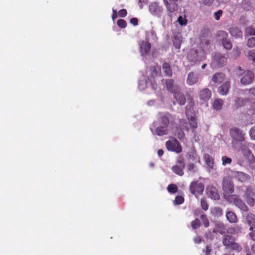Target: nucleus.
I'll return each instance as SVG.
<instances>
[{"label": "nucleus", "instance_id": "obj_1", "mask_svg": "<svg viewBox=\"0 0 255 255\" xmlns=\"http://www.w3.org/2000/svg\"><path fill=\"white\" fill-rule=\"evenodd\" d=\"M237 74L239 76H243L241 79V83L243 85L251 84L255 79L254 73L251 70H243L241 67L238 68Z\"/></svg>", "mask_w": 255, "mask_h": 255}, {"label": "nucleus", "instance_id": "obj_2", "mask_svg": "<svg viewBox=\"0 0 255 255\" xmlns=\"http://www.w3.org/2000/svg\"><path fill=\"white\" fill-rule=\"evenodd\" d=\"M222 243L227 249L234 250L238 252H241L242 250V247L235 242L234 238L232 236L225 235L223 237Z\"/></svg>", "mask_w": 255, "mask_h": 255}, {"label": "nucleus", "instance_id": "obj_3", "mask_svg": "<svg viewBox=\"0 0 255 255\" xmlns=\"http://www.w3.org/2000/svg\"><path fill=\"white\" fill-rule=\"evenodd\" d=\"M229 131L233 142L242 143L246 141V133L239 128L237 127L232 128Z\"/></svg>", "mask_w": 255, "mask_h": 255}, {"label": "nucleus", "instance_id": "obj_4", "mask_svg": "<svg viewBox=\"0 0 255 255\" xmlns=\"http://www.w3.org/2000/svg\"><path fill=\"white\" fill-rule=\"evenodd\" d=\"M194 102L190 101L186 106V115L187 118L190 121L189 124L191 128L195 129L197 127V123L196 121L195 116L193 111Z\"/></svg>", "mask_w": 255, "mask_h": 255}, {"label": "nucleus", "instance_id": "obj_5", "mask_svg": "<svg viewBox=\"0 0 255 255\" xmlns=\"http://www.w3.org/2000/svg\"><path fill=\"white\" fill-rule=\"evenodd\" d=\"M227 200L230 203H233L237 207L244 212H247L249 210L247 206L237 195H229Z\"/></svg>", "mask_w": 255, "mask_h": 255}, {"label": "nucleus", "instance_id": "obj_6", "mask_svg": "<svg viewBox=\"0 0 255 255\" xmlns=\"http://www.w3.org/2000/svg\"><path fill=\"white\" fill-rule=\"evenodd\" d=\"M168 150L180 153L182 151V146L180 142L175 138L172 140H168L165 143Z\"/></svg>", "mask_w": 255, "mask_h": 255}, {"label": "nucleus", "instance_id": "obj_7", "mask_svg": "<svg viewBox=\"0 0 255 255\" xmlns=\"http://www.w3.org/2000/svg\"><path fill=\"white\" fill-rule=\"evenodd\" d=\"M222 186L223 191L227 194H231L234 192V184L229 177H224Z\"/></svg>", "mask_w": 255, "mask_h": 255}, {"label": "nucleus", "instance_id": "obj_8", "mask_svg": "<svg viewBox=\"0 0 255 255\" xmlns=\"http://www.w3.org/2000/svg\"><path fill=\"white\" fill-rule=\"evenodd\" d=\"M240 150L243 155L249 160L252 161L254 159V156L251 150L249 149L250 142L245 141V142L240 143Z\"/></svg>", "mask_w": 255, "mask_h": 255}, {"label": "nucleus", "instance_id": "obj_9", "mask_svg": "<svg viewBox=\"0 0 255 255\" xmlns=\"http://www.w3.org/2000/svg\"><path fill=\"white\" fill-rule=\"evenodd\" d=\"M179 0H163L164 5L167 8L168 15L171 16V13L178 10V4L177 2Z\"/></svg>", "mask_w": 255, "mask_h": 255}, {"label": "nucleus", "instance_id": "obj_10", "mask_svg": "<svg viewBox=\"0 0 255 255\" xmlns=\"http://www.w3.org/2000/svg\"><path fill=\"white\" fill-rule=\"evenodd\" d=\"M189 189L193 195H195L196 193L202 194L204 190V185L203 183H199L198 181H193L190 184Z\"/></svg>", "mask_w": 255, "mask_h": 255}, {"label": "nucleus", "instance_id": "obj_11", "mask_svg": "<svg viewBox=\"0 0 255 255\" xmlns=\"http://www.w3.org/2000/svg\"><path fill=\"white\" fill-rule=\"evenodd\" d=\"M149 10L152 15L160 17L163 12V8L158 2H153L149 5Z\"/></svg>", "mask_w": 255, "mask_h": 255}, {"label": "nucleus", "instance_id": "obj_12", "mask_svg": "<svg viewBox=\"0 0 255 255\" xmlns=\"http://www.w3.org/2000/svg\"><path fill=\"white\" fill-rule=\"evenodd\" d=\"M208 196L212 199L218 200L220 199V195L217 188L213 185H209L206 188Z\"/></svg>", "mask_w": 255, "mask_h": 255}, {"label": "nucleus", "instance_id": "obj_13", "mask_svg": "<svg viewBox=\"0 0 255 255\" xmlns=\"http://www.w3.org/2000/svg\"><path fill=\"white\" fill-rule=\"evenodd\" d=\"M213 62L218 67H222L227 62V58L220 53H215L213 57Z\"/></svg>", "mask_w": 255, "mask_h": 255}, {"label": "nucleus", "instance_id": "obj_14", "mask_svg": "<svg viewBox=\"0 0 255 255\" xmlns=\"http://www.w3.org/2000/svg\"><path fill=\"white\" fill-rule=\"evenodd\" d=\"M139 45L140 52L142 55H146L150 52L151 44L148 41H142Z\"/></svg>", "mask_w": 255, "mask_h": 255}, {"label": "nucleus", "instance_id": "obj_15", "mask_svg": "<svg viewBox=\"0 0 255 255\" xmlns=\"http://www.w3.org/2000/svg\"><path fill=\"white\" fill-rule=\"evenodd\" d=\"M171 115L169 113L161 114L158 119L160 125L168 127L170 124Z\"/></svg>", "mask_w": 255, "mask_h": 255}, {"label": "nucleus", "instance_id": "obj_16", "mask_svg": "<svg viewBox=\"0 0 255 255\" xmlns=\"http://www.w3.org/2000/svg\"><path fill=\"white\" fill-rule=\"evenodd\" d=\"M212 95L211 91L208 88H205L199 92V96L201 101L206 102L208 101Z\"/></svg>", "mask_w": 255, "mask_h": 255}, {"label": "nucleus", "instance_id": "obj_17", "mask_svg": "<svg viewBox=\"0 0 255 255\" xmlns=\"http://www.w3.org/2000/svg\"><path fill=\"white\" fill-rule=\"evenodd\" d=\"M199 79V76L197 74L193 72H190L188 73L186 82L188 85L191 86L197 83Z\"/></svg>", "mask_w": 255, "mask_h": 255}, {"label": "nucleus", "instance_id": "obj_18", "mask_svg": "<svg viewBox=\"0 0 255 255\" xmlns=\"http://www.w3.org/2000/svg\"><path fill=\"white\" fill-rule=\"evenodd\" d=\"M165 84L167 90L173 94L176 92L178 88V86L174 84V80L173 79L166 80Z\"/></svg>", "mask_w": 255, "mask_h": 255}, {"label": "nucleus", "instance_id": "obj_19", "mask_svg": "<svg viewBox=\"0 0 255 255\" xmlns=\"http://www.w3.org/2000/svg\"><path fill=\"white\" fill-rule=\"evenodd\" d=\"M162 69L165 76L170 77L172 76L173 71L171 65L169 63L167 62H163L162 64Z\"/></svg>", "mask_w": 255, "mask_h": 255}, {"label": "nucleus", "instance_id": "obj_20", "mask_svg": "<svg viewBox=\"0 0 255 255\" xmlns=\"http://www.w3.org/2000/svg\"><path fill=\"white\" fill-rule=\"evenodd\" d=\"M173 97L177 102L181 106L184 105L186 103L185 95L180 91H176L173 93Z\"/></svg>", "mask_w": 255, "mask_h": 255}, {"label": "nucleus", "instance_id": "obj_21", "mask_svg": "<svg viewBox=\"0 0 255 255\" xmlns=\"http://www.w3.org/2000/svg\"><path fill=\"white\" fill-rule=\"evenodd\" d=\"M230 88L229 81H226L223 83L218 89V93L221 95H226L228 94Z\"/></svg>", "mask_w": 255, "mask_h": 255}, {"label": "nucleus", "instance_id": "obj_22", "mask_svg": "<svg viewBox=\"0 0 255 255\" xmlns=\"http://www.w3.org/2000/svg\"><path fill=\"white\" fill-rule=\"evenodd\" d=\"M230 34L236 38H241L243 36L242 31L237 26H232L229 29Z\"/></svg>", "mask_w": 255, "mask_h": 255}, {"label": "nucleus", "instance_id": "obj_23", "mask_svg": "<svg viewBox=\"0 0 255 255\" xmlns=\"http://www.w3.org/2000/svg\"><path fill=\"white\" fill-rule=\"evenodd\" d=\"M235 176L241 182H245L250 178V176L243 172L237 171Z\"/></svg>", "mask_w": 255, "mask_h": 255}, {"label": "nucleus", "instance_id": "obj_24", "mask_svg": "<svg viewBox=\"0 0 255 255\" xmlns=\"http://www.w3.org/2000/svg\"><path fill=\"white\" fill-rule=\"evenodd\" d=\"M246 220L250 226V230H253L255 227V215L251 213L248 214L246 217Z\"/></svg>", "mask_w": 255, "mask_h": 255}, {"label": "nucleus", "instance_id": "obj_25", "mask_svg": "<svg viewBox=\"0 0 255 255\" xmlns=\"http://www.w3.org/2000/svg\"><path fill=\"white\" fill-rule=\"evenodd\" d=\"M184 167L183 166H180L179 165H174L172 166V171L176 174L182 176L184 175Z\"/></svg>", "mask_w": 255, "mask_h": 255}, {"label": "nucleus", "instance_id": "obj_26", "mask_svg": "<svg viewBox=\"0 0 255 255\" xmlns=\"http://www.w3.org/2000/svg\"><path fill=\"white\" fill-rule=\"evenodd\" d=\"M167 127L160 125L155 129V133L158 136H162L167 134Z\"/></svg>", "mask_w": 255, "mask_h": 255}, {"label": "nucleus", "instance_id": "obj_27", "mask_svg": "<svg viewBox=\"0 0 255 255\" xmlns=\"http://www.w3.org/2000/svg\"><path fill=\"white\" fill-rule=\"evenodd\" d=\"M226 218L228 221L231 223H236L238 221L236 214L232 211H228L226 213Z\"/></svg>", "mask_w": 255, "mask_h": 255}, {"label": "nucleus", "instance_id": "obj_28", "mask_svg": "<svg viewBox=\"0 0 255 255\" xmlns=\"http://www.w3.org/2000/svg\"><path fill=\"white\" fill-rule=\"evenodd\" d=\"M225 75L222 73H216L212 77V81L215 83H221L224 79Z\"/></svg>", "mask_w": 255, "mask_h": 255}, {"label": "nucleus", "instance_id": "obj_29", "mask_svg": "<svg viewBox=\"0 0 255 255\" xmlns=\"http://www.w3.org/2000/svg\"><path fill=\"white\" fill-rule=\"evenodd\" d=\"M211 214L215 217H221L223 215V210L219 207H215L211 210Z\"/></svg>", "mask_w": 255, "mask_h": 255}, {"label": "nucleus", "instance_id": "obj_30", "mask_svg": "<svg viewBox=\"0 0 255 255\" xmlns=\"http://www.w3.org/2000/svg\"><path fill=\"white\" fill-rule=\"evenodd\" d=\"M223 101L221 99H217L214 101L213 107L216 110H220L222 108Z\"/></svg>", "mask_w": 255, "mask_h": 255}, {"label": "nucleus", "instance_id": "obj_31", "mask_svg": "<svg viewBox=\"0 0 255 255\" xmlns=\"http://www.w3.org/2000/svg\"><path fill=\"white\" fill-rule=\"evenodd\" d=\"M217 36L219 38V40L223 42V40H225L228 39V34L226 31L224 30H220L217 32Z\"/></svg>", "mask_w": 255, "mask_h": 255}, {"label": "nucleus", "instance_id": "obj_32", "mask_svg": "<svg viewBox=\"0 0 255 255\" xmlns=\"http://www.w3.org/2000/svg\"><path fill=\"white\" fill-rule=\"evenodd\" d=\"M206 164L210 168H213L214 165V159L212 156L208 154H206L204 156Z\"/></svg>", "mask_w": 255, "mask_h": 255}, {"label": "nucleus", "instance_id": "obj_33", "mask_svg": "<svg viewBox=\"0 0 255 255\" xmlns=\"http://www.w3.org/2000/svg\"><path fill=\"white\" fill-rule=\"evenodd\" d=\"M248 102L247 100H244L241 98H238L235 100V106L237 108L241 107L245 105Z\"/></svg>", "mask_w": 255, "mask_h": 255}, {"label": "nucleus", "instance_id": "obj_34", "mask_svg": "<svg viewBox=\"0 0 255 255\" xmlns=\"http://www.w3.org/2000/svg\"><path fill=\"white\" fill-rule=\"evenodd\" d=\"M150 77L152 79H154L157 76V71L155 66H150L149 67Z\"/></svg>", "mask_w": 255, "mask_h": 255}, {"label": "nucleus", "instance_id": "obj_35", "mask_svg": "<svg viewBox=\"0 0 255 255\" xmlns=\"http://www.w3.org/2000/svg\"><path fill=\"white\" fill-rule=\"evenodd\" d=\"M197 57L196 58V61H203L206 58V55L205 52L203 50L200 51L199 53L197 52Z\"/></svg>", "mask_w": 255, "mask_h": 255}, {"label": "nucleus", "instance_id": "obj_36", "mask_svg": "<svg viewBox=\"0 0 255 255\" xmlns=\"http://www.w3.org/2000/svg\"><path fill=\"white\" fill-rule=\"evenodd\" d=\"M246 35H255V28L253 26H248L245 29Z\"/></svg>", "mask_w": 255, "mask_h": 255}, {"label": "nucleus", "instance_id": "obj_37", "mask_svg": "<svg viewBox=\"0 0 255 255\" xmlns=\"http://www.w3.org/2000/svg\"><path fill=\"white\" fill-rule=\"evenodd\" d=\"M167 190L170 193H175L178 191L177 186L175 184H171L167 186Z\"/></svg>", "mask_w": 255, "mask_h": 255}, {"label": "nucleus", "instance_id": "obj_38", "mask_svg": "<svg viewBox=\"0 0 255 255\" xmlns=\"http://www.w3.org/2000/svg\"><path fill=\"white\" fill-rule=\"evenodd\" d=\"M222 44L224 46V47L227 49V50H230L232 48V44L230 40L226 39L225 40H223V42H222Z\"/></svg>", "mask_w": 255, "mask_h": 255}, {"label": "nucleus", "instance_id": "obj_39", "mask_svg": "<svg viewBox=\"0 0 255 255\" xmlns=\"http://www.w3.org/2000/svg\"><path fill=\"white\" fill-rule=\"evenodd\" d=\"M200 218L202 221L204 226L205 228H208L209 226V222L207 216L203 214L201 216Z\"/></svg>", "mask_w": 255, "mask_h": 255}, {"label": "nucleus", "instance_id": "obj_40", "mask_svg": "<svg viewBox=\"0 0 255 255\" xmlns=\"http://www.w3.org/2000/svg\"><path fill=\"white\" fill-rule=\"evenodd\" d=\"M222 165L224 166L227 164H230L232 162V159L230 157H228L226 156H223L222 157Z\"/></svg>", "mask_w": 255, "mask_h": 255}, {"label": "nucleus", "instance_id": "obj_41", "mask_svg": "<svg viewBox=\"0 0 255 255\" xmlns=\"http://www.w3.org/2000/svg\"><path fill=\"white\" fill-rule=\"evenodd\" d=\"M247 57L249 60L255 63V50H249L248 52Z\"/></svg>", "mask_w": 255, "mask_h": 255}, {"label": "nucleus", "instance_id": "obj_42", "mask_svg": "<svg viewBox=\"0 0 255 255\" xmlns=\"http://www.w3.org/2000/svg\"><path fill=\"white\" fill-rule=\"evenodd\" d=\"M192 227L194 229H197L201 226V222L199 219H196L195 220L192 221L191 223Z\"/></svg>", "mask_w": 255, "mask_h": 255}, {"label": "nucleus", "instance_id": "obj_43", "mask_svg": "<svg viewBox=\"0 0 255 255\" xmlns=\"http://www.w3.org/2000/svg\"><path fill=\"white\" fill-rule=\"evenodd\" d=\"M117 25L121 28H125L127 27V23L125 20L120 19L117 21Z\"/></svg>", "mask_w": 255, "mask_h": 255}, {"label": "nucleus", "instance_id": "obj_44", "mask_svg": "<svg viewBox=\"0 0 255 255\" xmlns=\"http://www.w3.org/2000/svg\"><path fill=\"white\" fill-rule=\"evenodd\" d=\"M184 201V198L181 196H177L175 197V200L174 201V203L175 205H180L183 203Z\"/></svg>", "mask_w": 255, "mask_h": 255}, {"label": "nucleus", "instance_id": "obj_45", "mask_svg": "<svg viewBox=\"0 0 255 255\" xmlns=\"http://www.w3.org/2000/svg\"><path fill=\"white\" fill-rule=\"evenodd\" d=\"M247 45L250 48L255 47V37L249 38L247 41Z\"/></svg>", "mask_w": 255, "mask_h": 255}, {"label": "nucleus", "instance_id": "obj_46", "mask_svg": "<svg viewBox=\"0 0 255 255\" xmlns=\"http://www.w3.org/2000/svg\"><path fill=\"white\" fill-rule=\"evenodd\" d=\"M244 197L249 205L252 206H254L255 204V200L252 197H251V196Z\"/></svg>", "mask_w": 255, "mask_h": 255}, {"label": "nucleus", "instance_id": "obj_47", "mask_svg": "<svg viewBox=\"0 0 255 255\" xmlns=\"http://www.w3.org/2000/svg\"><path fill=\"white\" fill-rule=\"evenodd\" d=\"M177 21L179 22V23L183 26L185 25L187 23V20L186 18H183L182 16H179L177 19Z\"/></svg>", "mask_w": 255, "mask_h": 255}, {"label": "nucleus", "instance_id": "obj_48", "mask_svg": "<svg viewBox=\"0 0 255 255\" xmlns=\"http://www.w3.org/2000/svg\"><path fill=\"white\" fill-rule=\"evenodd\" d=\"M176 165H179L180 166H183L185 167V163L184 158L181 156H179L176 160Z\"/></svg>", "mask_w": 255, "mask_h": 255}, {"label": "nucleus", "instance_id": "obj_49", "mask_svg": "<svg viewBox=\"0 0 255 255\" xmlns=\"http://www.w3.org/2000/svg\"><path fill=\"white\" fill-rule=\"evenodd\" d=\"M200 203L202 208L204 210L207 211L208 209V204L206 200H205L204 199H201Z\"/></svg>", "mask_w": 255, "mask_h": 255}, {"label": "nucleus", "instance_id": "obj_50", "mask_svg": "<svg viewBox=\"0 0 255 255\" xmlns=\"http://www.w3.org/2000/svg\"><path fill=\"white\" fill-rule=\"evenodd\" d=\"M174 46L177 49H180L181 44V41L179 38H174L173 40Z\"/></svg>", "mask_w": 255, "mask_h": 255}, {"label": "nucleus", "instance_id": "obj_51", "mask_svg": "<svg viewBox=\"0 0 255 255\" xmlns=\"http://www.w3.org/2000/svg\"><path fill=\"white\" fill-rule=\"evenodd\" d=\"M253 194V188L250 186L247 188L244 197L252 196Z\"/></svg>", "mask_w": 255, "mask_h": 255}, {"label": "nucleus", "instance_id": "obj_52", "mask_svg": "<svg viewBox=\"0 0 255 255\" xmlns=\"http://www.w3.org/2000/svg\"><path fill=\"white\" fill-rule=\"evenodd\" d=\"M233 53L234 57L237 58L241 54V50L239 47L234 48L233 50Z\"/></svg>", "mask_w": 255, "mask_h": 255}, {"label": "nucleus", "instance_id": "obj_53", "mask_svg": "<svg viewBox=\"0 0 255 255\" xmlns=\"http://www.w3.org/2000/svg\"><path fill=\"white\" fill-rule=\"evenodd\" d=\"M223 13V11L221 9L219 10L218 11L215 12L214 14V17L216 20H218L220 19V17L221 16L222 14Z\"/></svg>", "mask_w": 255, "mask_h": 255}, {"label": "nucleus", "instance_id": "obj_54", "mask_svg": "<svg viewBox=\"0 0 255 255\" xmlns=\"http://www.w3.org/2000/svg\"><path fill=\"white\" fill-rule=\"evenodd\" d=\"M127 15V11L126 9H122L118 12V15L121 17H125Z\"/></svg>", "mask_w": 255, "mask_h": 255}, {"label": "nucleus", "instance_id": "obj_55", "mask_svg": "<svg viewBox=\"0 0 255 255\" xmlns=\"http://www.w3.org/2000/svg\"><path fill=\"white\" fill-rule=\"evenodd\" d=\"M250 135L252 139L255 140V126L251 128Z\"/></svg>", "mask_w": 255, "mask_h": 255}, {"label": "nucleus", "instance_id": "obj_56", "mask_svg": "<svg viewBox=\"0 0 255 255\" xmlns=\"http://www.w3.org/2000/svg\"><path fill=\"white\" fill-rule=\"evenodd\" d=\"M203 252L205 253L206 255H210L211 252V249L209 246H206L205 249L203 250Z\"/></svg>", "mask_w": 255, "mask_h": 255}, {"label": "nucleus", "instance_id": "obj_57", "mask_svg": "<svg viewBox=\"0 0 255 255\" xmlns=\"http://www.w3.org/2000/svg\"><path fill=\"white\" fill-rule=\"evenodd\" d=\"M187 169L189 171L194 172L195 165L194 163H189L187 166Z\"/></svg>", "mask_w": 255, "mask_h": 255}, {"label": "nucleus", "instance_id": "obj_58", "mask_svg": "<svg viewBox=\"0 0 255 255\" xmlns=\"http://www.w3.org/2000/svg\"><path fill=\"white\" fill-rule=\"evenodd\" d=\"M130 22L134 26L137 25L138 24V19L135 17L132 18L130 20Z\"/></svg>", "mask_w": 255, "mask_h": 255}, {"label": "nucleus", "instance_id": "obj_59", "mask_svg": "<svg viewBox=\"0 0 255 255\" xmlns=\"http://www.w3.org/2000/svg\"><path fill=\"white\" fill-rule=\"evenodd\" d=\"M214 0H203V3L207 5H210L214 1Z\"/></svg>", "mask_w": 255, "mask_h": 255}, {"label": "nucleus", "instance_id": "obj_60", "mask_svg": "<svg viewBox=\"0 0 255 255\" xmlns=\"http://www.w3.org/2000/svg\"><path fill=\"white\" fill-rule=\"evenodd\" d=\"M112 19L113 20L115 19L118 17L117 14V10L114 9H113V14H112Z\"/></svg>", "mask_w": 255, "mask_h": 255}, {"label": "nucleus", "instance_id": "obj_61", "mask_svg": "<svg viewBox=\"0 0 255 255\" xmlns=\"http://www.w3.org/2000/svg\"><path fill=\"white\" fill-rule=\"evenodd\" d=\"M194 242L195 243L200 244L201 242V239L200 237H197L194 239Z\"/></svg>", "mask_w": 255, "mask_h": 255}, {"label": "nucleus", "instance_id": "obj_62", "mask_svg": "<svg viewBox=\"0 0 255 255\" xmlns=\"http://www.w3.org/2000/svg\"><path fill=\"white\" fill-rule=\"evenodd\" d=\"M164 153V151L162 149H160L158 150L157 151V154H158V155L159 156V157H161V156L163 155Z\"/></svg>", "mask_w": 255, "mask_h": 255}, {"label": "nucleus", "instance_id": "obj_63", "mask_svg": "<svg viewBox=\"0 0 255 255\" xmlns=\"http://www.w3.org/2000/svg\"><path fill=\"white\" fill-rule=\"evenodd\" d=\"M250 238L254 241H255V233H254V232H251L250 233Z\"/></svg>", "mask_w": 255, "mask_h": 255}, {"label": "nucleus", "instance_id": "obj_64", "mask_svg": "<svg viewBox=\"0 0 255 255\" xmlns=\"http://www.w3.org/2000/svg\"><path fill=\"white\" fill-rule=\"evenodd\" d=\"M251 250L253 254L255 255V244L252 246Z\"/></svg>", "mask_w": 255, "mask_h": 255}]
</instances>
